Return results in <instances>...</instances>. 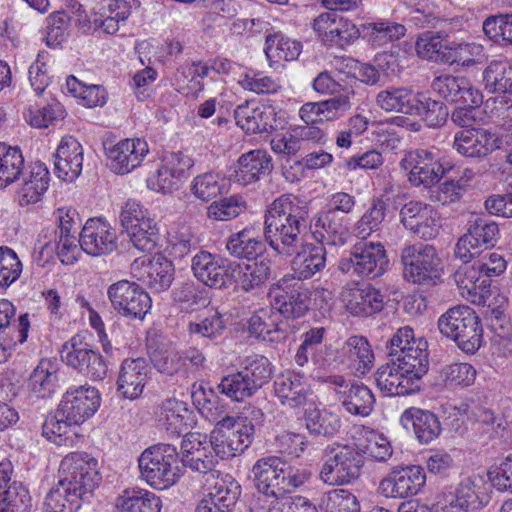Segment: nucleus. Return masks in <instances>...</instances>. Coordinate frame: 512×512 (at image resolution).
Listing matches in <instances>:
<instances>
[{"mask_svg": "<svg viewBox=\"0 0 512 512\" xmlns=\"http://www.w3.org/2000/svg\"><path fill=\"white\" fill-rule=\"evenodd\" d=\"M308 230L324 247L342 246L349 237L345 217L327 210H320L311 217L308 204L292 195L276 198L265 211V241L279 255L292 256Z\"/></svg>", "mask_w": 512, "mask_h": 512, "instance_id": "obj_1", "label": "nucleus"}, {"mask_svg": "<svg viewBox=\"0 0 512 512\" xmlns=\"http://www.w3.org/2000/svg\"><path fill=\"white\" fill-rule=\"evenodd\" d=\"M256 491L252 494L250 512H278L277 495L304 485L311 477L306 468L296 467L275 456L259 459L253 466Z\"/></svg>", "mask_w": 512, "mask_h": 512, "instance_id": "obj_2", "label": "nucleus"}, {"mask_svg": "<svg viewBox=\"0 0 512 512\" xmlns=\"http://www.w3.org/2000/svg\"><path fill=\"white\" fill-rule=\"evenodd\" d=\"M440 333L466 354H475L484 344L483 326L476 311L468 305H456L437 321Z\"/></svg>", "mask_w": 512, "mask_h": 512, "instance_id": "obj_3", "label": "nucleus"}, {"mask_svg": "<svg viewBox=\"0 0 512 512\" xmlns=\"http://www.w3.org/2000/svg\"><path fill=\"white\" fill-rule=\"evenodd\" d=\"M138 467L141 477L158 490L173 486L183 474L176 447L165 443L145 449L138 459Z\"/></svg>", "mask_w": 512, "mask_h": 512, "instance_id": "obj_4", "label": "nucleus"}, {"mask_svg": "<svg viewBox=\"0 0 512 512\" xmlns=\"http://www.w3.org/2000/svg\"><path fill=\"white\" fill-rule=\"evenodd\" d=\"M99 472L59 476L58 483L49 491L43 504V512H77L99 486Z\"/></svg>", "mask_w": 512, "mask_h": 512, "instance_id": "obj_5", "label": "nucleus"}, {"mask_svg": "<svg viewBox=\"0 0 512 512\" xmlns=\"http://www.w3.org/2000/svg\"><path fill=\"white\" fill-rule=\"evenodd\" d=\"M324 454L326 460L320 469L319 477L325 484L348 485L360 477L364 457L357 447L334 443L325 448Z\"/></svg>", "mask_w": 512, "mask_h": 512, "instance_id": "obj_6", "label": "nucleus"}, {"mask_svg": "<svg viewBox=\"0 0 512 512\" xmlns=\"http://www.w3.org/2000/svg\"><path fill=\"white\" fill-rule=\"evenodd\" d=\"M404 278L421 286H435L441 282L442 260L434 246L405 245L400 254Z\"/></svg>", "mask_w": 512, "mask_h": 512, "instance_id": "obj_7", "label": "nucleus"}, {"mask_svg": "<svg viewBox=\"0 0 512 512\" xmlns=\"http://www.w3.org/2000/svg\"><path fill=\"white\" fill-rule=\"evenodd\" d=\"M61 360L77 373L92 381H102L108 374V364L84 335L76 334L60 350Z\"/></svg>", "mask_w": 512, "mask_h": 512, "instance_id": "obj_8", "label": "nucleus"}, {"mask_svg": "<svg viewBox=\"0 0 512 512\" xmlns=\"http://www.w3.org/2000/svg\"><path fill=\"white\" fill-rule=\"evenodd\" d=\"M386 250L381 243L357 242L348 257L339 260L338 270L344 274L375 279L382 276L388 267Z\"/></svg>", "mask_w": 512, "mask_h": 512, "instance_id": "obj_9", "label": "nucleus"}, {"mask_svg": "<svg viewBox=\"0 0 512 512\" xmlns=\"http://www.w3.org/2000/svg\"><path fill=\"white\" fill-rule=\"evenodd\" d=\"M386 350L390 361L401 362L403 368H418L420 372H428V342L423 337H415L411 327L399 328L387 341Z\"/></svg>", "mask_w": 512, "mask_h": 512, "instance_id": "obj_10", "label": "nucleus"}, {"mask_svg": "<svg viewBox=\"0 0 512 512\" xmlns=\"http://www.w3.org/2000/svg\"><path fill=\"white\" fill-rule=\"evenodd\" d=\"M310 295L309 289L290 275L283 276L269 290L272 309L286 319L303 317L310 307Z\"/></svg>", "mask_w": 512, "mask_h": 512, "instance_id": "obj_11", "label": "nucleus"}, {"mask_svg": "<svg viewBox=\"0 0 512 512\" xmlns=\"http://www.w3.org/2000/svg\"><path fill=\"white\" fill-rule=\"evenodd\" d=\"M500 237L499 226L486 217L476 216L468 221V228L457 241L454 256L462 262H471L482 250L492 248Z\"/></svg>", "mask_w": 512, "mask_h": 512, "instance_id": "obj_12", "label": "nucleus"}, {"mask_svg": "<svg viewBox=\"0 0 512 512\" xmlns=\"http://www.w3.org/2000/svg\"><path fill=\"white\" fill-rule=\"evenodd\" d=\"M107 297L113 309L130 320H143L152 305L149 294L138 283L128 280L111 284Z\"/></svg>", "mask_w": 512, "mask_h": 512, "instance_id": "obj_13", "label": "nucleus"}, {"mask_svg": "<svg viewBox=\"0 0 512 512\" xmlns=\"http://www.w3.org/2000/svg\"><path fill=\"white\" fill-rule=\"evenodd\" d=\"M400 165L408 171V180L415 187L421 185L431 187L437 184L446 173L439 152L433 148L409 151Z\"/></svg>", "mask_w": 512, "mask_h": 512, "instance_id": "obj_14", "label": "nucleus"}, {"mask_svg": "<svg viewBox=\"0 0 512 512\" xmlns=\"http://www.w3.org/2000/svg\"><path fill=\"white\" fill-rule=\"evenodd\" d=\"M401 362L390 361L380 366L375 374L377 387L388 396H406L420 391L422 377L427 372L418 368H403Z\"/></svg>", "mask_w": 512, "mask_h": 512, "instance_id": "obj_15", "label": "nucleus"}, {"mask_svg": "<svg viewBox=\"0 0 512 512\" xmlns=\"http://www.w3.org/2000/svg\"><path fill=\"white\" fill-rule=\"evenodd\" d=\"M98 389L90 385L72 386L62 396L58 405L61 419L79 426L91 418L100 407Z\"/></svg>", "mask_w": 512, "mask_h": 512, "instance_id": "obj_16", "label": "nucleus"}, {"mask_svg": "<svg viewBox=\"0 0 512 512\" xmlns=\"http://www.w3.org/2000/svg\"><path fill=\"white\" fill-rule=\"evenodd\" d=\"M502 146L499 135L486 128L461 129L454 134L452 147L465 158L481 160Z\"/></svg>", "mask_w": 512, "mask_h": 512, "instance_id": "obj_17", "label": "nucleus"}, {"mask_svg": "<svg viewBox=\"0 0 512 512\" xmlns=\"http://www.w3.org/2000/svg\"><path fill=\"white\" fill-rule=\"evenodd\" d=\"M194 161L182 152H173L166 155L156 174L147 180L150 189L166 194L178 190L180 184L188 178Z\"/></svg>", "mask_w": 512, "mask_h": 512, "instance_id": "obj_18", "label": "nucleus"}, {"mask_svg": "<svg viewBox=\"0 0 512 512\" xmlns=\"http://www.w3.org/2000/svg\"><path fill=\"white\" fill-rule=\"evenodd\" d=\"M108 166L116 174H127L139 167L149 152L144 139H124L118 143H104Z\"/></svg>", "mask_w": 512, "mask_h": 512, "instance_id": "obj_19", "label": "nucleus"}, {"mask_svg": "<svg viewBox=\"0 0 512 512\" xmlns=\"http://www.w3.org/2000/svg\"><path fill=\"white\" fill-rule=\"evenodd\" d=\"M426 475L419 465L395 466L380 482V489L392 498L416 495L425 485Z\"/></svg>", "mask_w": 512, "mask_h": 512, "instance_id": "obj_20", "label": "nucleus"}, {"mask_svg": "<svg viewBox=\"0 0 512 512\" xmlns=\"http://www.w3.org/2000/svg\"><path fill=\"white\" fill-rule=\"evenodd\" d=\"M345 309L353 316L369 317L383 310L385 296L372 284L345 286L341 292Z\"/></svg>", "mask_w": 512, "mask_h": 512, "instance_id": "obj_21", "label": "nucleus"}, {"mask_svg": "<svg viewBox=\"0 0 512 512\" xmlns=\"http://www.w3.org/2000/svg\"><path fill=\"white\" fill-rule=\"evenodd\" d=\"M432 90L448 103L465 106H480L483 95L471 81L463 76L441 75L432 81Z\"/></svg>", "mask_w": 512, "mask_h": 512, "instance_id": "obj_22", "label": "nucleus"}, {"mask_svg": "<svg viewBox=\"0 0 512 512\" xmlns=\"http://www.w3.org/2000/svg\"><path fill=\"white\" fill-rule=\"evenodd\" d=\"M399 216L403 226L420 239L432 240L439 233L437 213L428 204L410 201L402 206Z\"/></svg>", "mask_w": 512, "mask_h": 512, "instance_id": "obj_23", "label": "nucleus"}, {"mask_svg": "<svg viewBox=\"0 0 512 512\" xmlns=\"http://www.w3.org/2000/svg\"><path fill=\"white\" fill-rule=\"evenodd\" d=\"M78 243L88 255L104 256L117 249V236L107 222L90 218L79 234Z\"/></svg>", "mask_w": 512, "mask_h": 512, "instance_id": "obj_24", "label": "nucleus"}, {"mask_svg": "<svg viewBox=\"0 0 512 512\" xmlns=\"http://www.w3.org/2000/svg\"><path fill=\"white\" fill-rule=\"evenodd\" d=\"M180 463L202 474L214 470L217 460L212 453L211 444L207 442V436H202L200 433H186L181 442Z\"/></svg>", "mask_w": 512, "mask_h": 512, "instance_id": "obj_25", "label": "nucleus"}, {"mask_svg": "<svg viewBox=\"0 0 512 512\" xmlns=\"http://www.w3.org/2000/svg\"><path fill=\"white\" fill-rule=\"evenodd\" d=\"M151 368L143 357L122 361L116 381L117 391L126 399H138L147 384Z\"/></svg>", "mask_w": 512, "mask_h": 512, "instance_id": "obj_26", "label": "nucleus"}, {"mask_svg": "<svg viewBox=\"0 0 512 512\" xmlns=\"http://www.w3.org/2000/svg\"><path fill=\"white\" fill-rule=\"evenodd\" d=\"M192 414L187 403L175 397L162 400L154 410L158 427L173 436H180L191 426Z\"/></svg>", "mask_w": 512, "mask_h": 512, "instance_id": "obj_27", "label": "nucleus"}, {"mask_svg": "<svg viewBox=\"0 0 512 512\" xmlns=\"http://www.w3.org/2000/svg\"><path fill=\"white\" fill-rule=\"evenodd\" d=\"M236 124L248 134L270 133L277 129L276 110L271 105L245 102L234 110Z\"/></svg>", "mask_w": 512, "mask_h": 512, "instance_id": "obj_28", "label": "nucleus"}, {"mask_svg": "<svg viewBox=\"0 0 512 512\" xmlns=\"http://www.w3.org/2000/svg\"><path fill=\"white\" fill-rule=\"evenodd\" d=\"M292 255H294L291 261L292 274L289 275L294 280L302 282L311 279L326 267V248L317 242H300Z\"/></svg>", "mask_w": 512, "mask_h": 512, "instance_id": "obj_29", "label": "nucleus"}, {"mask_svg": "<svg viewBox=\"0 0 512 512\" xmlns=\"http://www.w3.org/2000/svg\"><path fill=\"white\" fill-rule=\"evenodd\" d=\"M400 423L406 430H412L417 441L427 445L436 440L442 431L439 417L430 410L409 407L400 416Z\"/></svg>", "mask_w": 512, "mask_h": 512, "instance_id": "obj_30", "label": "nucleus"}, {"mask_svg": "<svg viewBox=\"0 0 512 512\" xmlns=\"http://www.w3.org/2000/svg\"><path fill=\"white\" fill-rule=\"evenodd\" d=\"M54 158V170L60 179L71 182L81 174L83 147L73 136L62 138Z\"/></svg>", "mask_w": 512, "mask_h": 512, "instance_id": "obj_31", "label": "nucleus"}, {"mask_svg": "<svg viewBox=\"0 0 512 512\" xmlns=\"http://www.w3.org/2000/svg\"><path fill=\"white\" fill-rule=\"evenodd\" d=\"M273 170L272 158L266 150L255 149L242 154L237 160L234 177L246 186L268 176Z\"/></svg>", "mask_w": 512, "mask_h": 512, "instance_id": "obj_32", "label": "nucleus"}, {"mask_svg": "<svg viewBox=\"0 0 512 512\" xmlns=\"http://www.w3.org/2000/svg\"><path fill=\"white\" fill-rule=\"evenodd\" d=\"M274 392L282 405L298 408L307 403L311 388L303 374L288 372L276 377Z\"/></svg>", "mask_w": 512, "mask_h": 512, "instance_id": "obj_33", "label": "nucleus"}, {"mask_svg": "<svg viewBox=\"0 0 512 512\" xmlns=\"http://www.w3.org/2000/svg\"><path fill=\"white\" fill-rule=\"evenodd\" d=\"M191 268L197 280L206 286L216 289L227 286L228 270L214 254L208 251L198 252L192 258Z\"/></svg>", "mask_w": 512, "mask_h": 512, "instance_id": "obj_34", "label": "nucleus"}, {"mask_svg": "<svg viewBox=\"0 0 512 512\" xmlns=\"http://www.w3.org/2000/svg\"><path fill=\"white\" fill-rule=\"evenodd\" d=\"M272 307L268 310L262 309L252 315L248 320V332L250 335L264 341L279 343L287 338L288 331L286 323L277 321V314Z\"/></svg>", "mask_w": 512, "mask_h": 512, "instance_id": "obj_35", "label": "nucleus"}, {"mask_svg": "<svg viewBox=\"0 0 512 512\" xmlns=\"http://www.w3.org/2000/svg\"><path fill=\"white\" fill-rule=\"evenodd\" d=\"M342 363L353 366L362 374L374 363V353L368 339L361 335L350 336L338 350Z\"/></svg>", "mask_w": 512, "mask_h": 512, "instance_id": "obj_36", "label": "nucleus"}, {"mask_svg": "<svg viewBox=\"0 0 512 512\" xmlns=\"http://www.w3.org/2000/svg\"><path fill=\"white\" fill-rule=\"evenodd\" d=\"M420 92L409 87H388L376 95V105L386 112H397L412 116Z\"/></svg>", "mask_w": 512, "mask_h": 512, "instance_id": "obj_37", "label": "nucleus"}, {"mask_svg": "<svg viewBox=\"0 0 512 512\" xmlns=\"http://www.w3.org/2000/svg\"><path fill=\"white\" fill-rule=\"evenodd\" d=\"M148 350L150 362L159 373L170 377H189L188 365L183 362L180 351L165 345H150Z\"/></svg>", "mask_w": 512, "mask_h": 512, "instance_id": "obj_38", "label": "nucleus"}, {"mask_svg": "<svg viewBox=\"0 0 512 512\" xmlns=\"http://www.w3.org/2000/svg\"><path fill=\"white\" fill-rule=\"evenodd\" d=\"M49 182L50 174L46 165L35 162L30 166L29 173L18 191L19 204L25 206L40 201L49 187Z\"/></svg>", "mask_w": 512, "mask_h": 512, "instance_id": "obj_39", "label": "nucleus"}, {"mask_svg": "<svg viewBox=\"0 0 512 512\" xmlns=\"http://www.w3.org/2000/svg\"><path fill=\"white\" fill-rule=\"evenodd\" d=\"M161 506L155 493L141 488H127L115 501L117 512H160Z\"/></svg>", "mask_w": 512, "mask_h": 512, "instance_id": "obj_40", "label": "nucleus"}, {"mask_svg": "<svg viewBox=\"0 0 512 512\" xmlns=\"http://www.w3.org/2000/svg\"><path fill=\"white\" fill-rule=\"evenodd\" d=\"M226 322L223 314L216 309H210L206 315L188 323L187 333L191 338L216 343L227 329Z\"/></svg>", "mask_w": 512, "mask_h": 512, "instance_id": "obj_41", "label": "nucleus"}, {"mask_svg": "<svg viewBox=\"0 0 512 512\" xmlns=\"http://www.w3.org/2000/svg\"><path fill=\"white\" fill-rule=\"evenodd\" d=\"M406 27L390 19H377L362 25V37L373 47L380 48L404 37Z\"/></svg>", "mask_w": 512, "mask_h": 512, "instance_id": "obj_42", "label": "nucleus"}, {"mask_svg": "<svg viewBox=\"0 0 512 512\" xmlns=\"http://www.w3.org/2000/svg\"><path fill=\"white\" fill-rule=\"evenodd\" d=\"M226 249L235 258L251 261L257 260L264 254L266 245L255 236L254 229L244 228L228 238Z\"/></svg>", "mask_w": 512, "mask_h": 512, "instance_id": "obj_43", "label": "nucleus"}, {"mask_svg": "<svg viewBox=\"0 0 512 512\" xmlns=\"http://www.w3.org/2000/svg\"><path fill=\"white\" fill-rule=\"evenodd\" d=\"M338 400L345 411L355 416L370 415L375 404L372 391L364 384H352L348 389L337 390Z\"/></svg>", "mask_w": 512, "mask_h": 512, "instance_id": "obj_44", "label": "nucleus"}, {"mask_svg": "<svg viewBox=\"0 0 512 512\" xmlns=\"http://www.w3.org/2000/svg\"><path fill=\"white\" fill-rule=\"evenodd\" d=\"M490 500L487 488L481 477L467 478L456 489L454 507L462 510H477L487 505Z\"/></svg>", "mask_w": 512, "mask_h": 512, "instance_id": "obj_45", "label": "nucleus"}, {"mask_svg": "<svg viewBox=\"0 0 512 512\" xmlns=\"http://www.w3.org/2000/svg\"><path fill=\"white\" fill-rule=\"evenodd\" d=\"M482 84L487 93L512 95V65L507 61H491L482 72Z\"/></svg>", "mask_w": 512, "mask_h": 512, "instance_id": "obj_46", "label": "nucleus"}, {"mask_svg": "<svg viewBox=\"0 0 512 512\" xmlns=\"http://www.w3.org/2000/svg\"><path fill=\"white\" fill-rule=\"evenodd\" d=\"M305 426L313 436L332 438L341 427L340 417L326 408H310L304 413Z\"/></svg>", "mask_w": 512, "mask_h": 512, "instance_id": "obj_47", "label": "nucleus"}, {"mask_svg": "<svg viewBox=\"0 0 512 512\" xmlns=\"http://www.w3.org/2000/svg\"><path fill=\"white\" fill-rule=\"evenodd\" d=\"M58 382V375L54 364L42 359L33 370L28 380V389L38 398H48L54 392Z\"/></svg>", "mask_w": 512, "mask_h": 512, "instance_id": "obj_48", "label": "nucleus"}, {"mask_svg": "<svg viewBox=\"0 0 512 512\" xmlns=\"http://www.w3.org/2000/svg\"><path fill=\"white\" fill-rule=\"evenodd\" d=\"M146 277L143 280L154 292H163L170 288L174 281L175 268L172 261L158 255L146 266Z\"/></svg>", "mask_w": 512, "mask_h": 512, "instance_id": "obj_49", "label": "nucleus"}, {"mask_svg": "<svg viewBox=\"0 0 512 512\" xmlns=\"http://www.w3.org/2000/svg\"><path fill=\"white\" fill-rule=\"evenodd\" d=\"M228 181L220 173L208 171L197 175L190 186L191 193L199 200L208 202L227 192Z\"/></svg>", "mask_w": 512, "mask_h": 512, "instance_id": "obj_50", "label": "nucleus"}, {"mask_svg": "<svg viewBox=\"0 0 512 512\" xmlns=\"http://www.w3.org/2000/svg\"><path fill=\"white\" fill-rule=\"evenodd\" d=\"M14 305L6 300H0V337H20L26 340L30 327L29 316L22 314L16 320Z\"/></svg>", "mask_w": 512, "mask_h": 512, "instance_id": "obj_51", "label": "nucleus"}, {"mask_svg": "<svg viewBox=\"0 0 512 512\" xmlns=\"http://www.w3.org/2000/svg\"><path fill=\"white\" fill-rule=\"evenodd\" d=\"M193 404L199 413L209 422L216 421L227 410V404L220 399L212 388H205L199 385H193L192 391Z\"/></svg>", "mask_w": 512, "mask_h": 512, "instance_id": "obj_52", "label": "nucleus"}, {"mask_svg": "<svg viewBox=\"0 0 512 512\" xmlns=\"http://www.w3.org/2000/svg\"><path fill=\"white\" fill-rule=\"evenodd\" d=\"M264 51L267 58L272 62L293 61L299 57L302 51V44L281 33H275L266 36Z\"/></svg>", "mask_w": 512, "mask_h": 512, "instance_id": "obj_53", "label": "nucleus"}, {"mask_svg": "<svg viewBox=\"0 0 512 512\" xmlns=\"http://www.w3.org/2000/svg\"><path fill=\"white\" fill-rule=\"evenodd\" d=\"M387 207L382 197H373L368 209L355 224L356 236L364 240L373 232L379 231L385 220Z\"/></svg>", "mask_w": 512, "mask_h": 512, "instance_id": "obj_54", "label": "nucleus"}, {"mask_svg": "<svg viewBox=\"0 0 512 512\" xmlns=\"http://www.w3.org/2000/svg\"><path fill=\"white\" fill-rule=\"evenodd\" d=\"M238 283L244 291H251L264 285L272 273V261L267 257L253 263L239 266Z\"/></svg>", "mask_w": 512, "mask_h": 512, "instance_id": "obj_55", "label": "nucleus"}, {"mask_svg": "<svg viewBox=\"0 0 512 512\" xmlns=\"http://www.w3.org/2000/svg\"><path fill=\"white\" fill-rule=\"evenodd\" d=\"M24 158L18 147L0 143V188L15 182L22 174Z\"/></svg>", "mask_w": 512, "mask_h": 512, "instance_id": "obj_56", "label": "nucleus"}, {"mask_svg": "<svg viewBox=\"0 0 512 512\" xmlns=\"http://www.w3.org/2000/svg\"><path fill=\"white\" fill-rule=\"evenodd\" d=\"M448 36L440 32L425 31L420 34L415 42L417 56L423 60L443 64L445 48H447Z\"/></svg>", "mask_w": 512, "mask_h": 512, "instance_id": "obj_57", "label": "nucleus"}, {"mask_svg": "<svg viewBox=\"0 0 512 512\" xmlns=\"http://www.w3.org/2000/svg\"><path fill=\"white\" fill-rule=\"evenodd\" d=\"M254 419H248L243 424H238L236 429L226 431V438L230 441L231 447L237 454L243 453L254 441L256 431L261 426L263 413L261 410H253Z\"/></svg>", "mask_w": 512, "mask_h": 512, "instance_id": "obj_58", "label": "nucleus"}, {"mask_svg": "<svg viewBox=\"0 0 512 512\" xmlns=\"http://www.w3.org/2000/svg\"><path fill=\"white\" fill-rule=\"evenodd\" d=\"M412 116L421 117L429 127L442 126L449 116L447 106L442 102L432 99L420 92Z\"/></svg>", "mask_w": 512, "mask_h": 512, "instance_id": "obj_59", "label": "nucleus"}, {"mask_svg": "<svg viewBox=\"0 0 512 512\" xmlns=\"http://www.w3.org/2000/svg\"><path fill=\"white\" fill-rule=\"evenodd\" d=\"M5 487L0 493V512H29L31 497L24 485L13 481Z\"/></svg>", "mask_w": 512, "mask_h": 512, "instance_id": "obj_60", "label": "nucleus"}, {"mask_svg": "<svg viewBox=\"0 0 512 512\" xmlns=\"http://www.w3.org/2000/svg\"><path fill=\"white\" fill-rule=\"evenodd\" d=\"M132 245L144 253L152 252L159 240V231L155 220L151 217L144 219L142 224L127 232Z\"/></svg>", "mask_w": 512, "mask_h": 512, "instance_id": "obj_61", "label": "nucleus"}, {"mask_svg": "<svg viewBox=\"0 0 512 512\" xmlns=\"http://www.w3.org/2000/svg\"><path fill=\"white\" fill-rule=\"evenodd\" d=\"M214 490V492L209 493V495L201 501H209V505H215L221 509L233 512L241 495L240 484L234 479L222 481L215 485Z\"/></svg>", "mask_w": 512, "mask_h": 512, "instance_id": "obj_62", "label": "nucleus"}, {"mask_svg": "<svg viewBox=\"0 0 512 512\" xmlns=\"http://www.w3.org/2000/svg\"><path fill=\"white\" fill-rule=\"evenodd\" d=\"M217 388L221 394L237 402L243 401L256 393L241 370L224 376Z\"/></svg>", "mask_w": 512, "mask_h": 512, "instance_id": "obj_63", "label": "nucleus"}, {"mask_svg": "<svg viewBox=\"0 0 512 512\" xmlns=\"http://www.w3.org/2000/svg\"><path fill=\"white\" fill-rule=\"evenodd\" d=\"M325 512H360V504L354 494L345 489H334L321 499Z\"/></svg>", "mask_w": 512, "mask_h": 512, "instance_id": "obj_64", "label": "nucleus"}]
</instances>
